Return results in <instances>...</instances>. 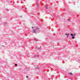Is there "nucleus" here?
I'll return each mask as SVG.
<instances>
[{
    "label": "nucleus",
    "instance_id": "nucleus-15",
    "mask_svg": "<svg viewBox=\"0 0 80 80\" xmlns=\"http://www.w3.org/2000/svg\"><path fill=\"white\" fill-rule=\"evenodd\" d=\"M37 57H39V55H38V56H37Z\"/></svg>",
    "mask_w": 80,
    "mask_h": 80
},
{
    "label": "nucleus",
    "instance_id": "nucleus-5",
    "mask_svg": "<svg viewBox=\"0 0 80 80\" xmlns=\"http://www.w3.org/2000/svg\"><path fill=\"white\" fill-rule=\"evenodd\" d=\"M34 41H38V40L37 39H36V38H35L34 39Z\"/></svg>",
    "mask_w": 80,
    "mask_h": 80
},
{
    "label": "nucleus",
    "instance_id": "nucleus-7",
    "mask_svg": "<svg viewBox=\"0 0 80 80\" xmlns=\"http://www.w3.org/2000/svg\"><path fill=\"white\" fill-rule=\"evenodd\" d=\"M72 39H74V38H75V37L72 36Z\"/></svg>",
    "mask_w": 80,
    "mask_h": 80
},
{
    "label": "nucleus",
    "instance_id": "nucleus-18",
    "mask_svg": "<svg viewBox=\"0 0 80 80\" xmlns=\"http://www.w3.org/2000/svg\"><path fill=\"white\" fill-rule=\"evenodd\" d=\"M20 17H22V16H20Z\"/></svg>",
    "mask_w": 80,
    "mask_h": 80
},
{
    "label": "nucleus",
    "instance_id": "nucleus-20",
    "mask_svg": "<svg viewBox=\"0 0 80 80\" xmlns=\"http://www.w3.org/2000/svg\"><path fill=\"white\" fill-rule=\"evenodd\" d=\"M29 41V40H28V42Z\"/></svg>",
    "mask_w": 80,
    "mask_h": 80
},
{
    "label": "nucleus",
    "instance_id": "nucleus-9",
    "mask_svg": "<svg viewBox=\"0 0 80 80\" xmlns=\"http://www.w3.org/2000/svg\"><path fill=\"white\" fill-rule=\"evenodd\" d=\"M71 36H73V34H72V33H71Z\"/></svg>",
    "mask_w": 80,
    "mask_h": 80
},
{
    "label": "nucleus",
    "instance_id": "nucleus-1",
    "mask_svg": "<svg viewBox=\"0 0 80 80\" xmlns=\"http://www.w3.org/2000/svg\"><path fill=\"white\" fill-rule=\"evenodd\" d=\"M33 33H37V32H39V28H36L34 29L33 30Z\"/></svg>",
    "mask_w": 80,
    "mask_h": 80
},
{
    "label": "nucleus",
    "instance_id": "nucleus-11",
    "mask_svg": "<svg viewBox=\"0 0 80 80\" xmlns=\"http://www.w3.org/2000/svg\"><path fill=\"white\" fill-rule=\"evenodd\" d=\"M26 78H28V76H26Z\"/></svg>",
    "mask_w": 80,
    "mask_h": 80
},
{
    "label": "nucleus",
    "instance_id": "nucleus-13",
    "mask_svg": "<svg viewBox=\"0 0 80 80\" xmlns=\"http://www.w3.org/2000/svg\"><path fill=\"white\" fill-rule=\"evenodd\" d=\"M34 57H37V56L34 55Z\"/></svg>",
    "mask_w": 80,
    "mask_h": 80
},
{
    "label": "nucleus",
    "instance_id": "nucleus-10",
    "mask_svg": "<svg viewBox=\"0 0 80 80\" xmlns=\"http://www.w3.org/2000/svg\"><path fill=\"white\" fill-rule=\"evenodd\" d=\"M15 66L17 67V64H15Z\"/></svg>",
    "mask_w": 80,
    "mask_h": 80
},
{
    "label": "nucleus",
    "instance_id": "nucleus-8",
    "mask_svg": "<svg viewBox=\"0 0 80 80\" xmlns=\"http://www.w3.org/2000/svg\"><path fill=\"white\" fill-rule=\"evenodd\" d=\"M69 74H70V75H73V74L72 72H71L70 73H69Z\"/></svg>",
    "mask_w": 80,
    "mask_h": 80
},
{
    "label": "nucleus",
    "instance_id": "nucleus-17",
    "mask_svg": "<svg viewBox=\"0 0 80 80\" xmlns=\"http://www.w3.org/2000/svg\"><path fill=\"white\" fill-rule=\"evenodd\" d=\"M39 48V49H40V48Z\"/></svg>",
    "mask_w": 80,
    "mask_h": 80
},
{
    "label": "nucleus",
    "instance_id": "nucleus-14",
    "mask_svg": "<svg viewBox=\"0 0 80 80\" xmlns=\"http://www.w3.org/2000/svg\"><path fill=\"white\" fill-rule=\"evenodd\" d=\"M68 21L69 22H70V19H68Z\"/></svg>",
    "mask_w": 80,
    "mask_h": 80
},
{
    "label": "nucleus",
    "instance_id": "nucleus-19",
    "mask_svg": "<svg viewBox=\"0 0 80 80\" xmlns=\"http://www.w3.org/2000/svg\"><path fill=\"white\" fill-rule=\"evenodd\" d=\"M7 11H8V9L7 10Z\"/></svg>",
    "mask_w": 80,
    "mask_h": 80
},
{
    "label": "nucleus",
    "instance_id": "nucleus-4",
    "mask_svg": "<svg viewBox=\"0 0 80 80\" xmlns=\"http://www.w3.org/2000/svg\"><path fill=\"white\" fill-rule=\"evenodd\" d=\"M35 68H36V69H38H38H39V68H39L38 67H37Z\"/></svg>",
    "mask_w": 80,
    "mask_h": 80
},
{
    "label": "nucleus",
    "instance_id": "nucleus-3",
    "mask_svg": "<svg viewBox=\"0 0 80 80\" xmlns=\"http://www.w3.org/2000/svg\"><path fill=\"white\" fill-rule=\"evenodd\" d=\"M44 8H45L46 9H47V5H45V6H44Z\"/></svg>",
    "mask_w": 80,
    "mask_h": 80
},
{
    "label": "nucleus",
    "instance_id": "nucleus-2",
    "mask_svg": "<svg viewBox=\"0 0 80 80\" xmlns=\"http://www.w3.org/2000/svg\"><path fill=\"white\" fill-rule=\"evenodd\" d=\"M65 35H67V37H68V36H69V34L68 33H66Z\"/></svg>",
    "mask_w": 80,
    "mask_h": 80
},
{
    "label": "nucleus",
    "instance_id": "nucleus-12",
    "mask_svg": "<svg viewBox=\"0 0 80 80\" xmlns=\"http://www.w3.org/2000/svg\"><path fill=\"white\" fill-rule=\"evenodd\" d=\"M75 35H76L75 34H73V36H74V37H75Z\"/></svg>",
    "mask_w": 80,
    "mask_h": 80
},
{
    "label": "nucleus",
    "instance_id": "nucleus-16",
    "mask_svg": "<svg viewBox=\"0 0 80 80\" xmlns=\"http://www.w3.org/2000/svg\"><path fill=\"white\" fill-rule=\"evenodd\" d=\"M34 28L33 27H32V29H33Z\"/></svg>",
    "mask_w": 80,
    "mask_h": 80
},
{
    "label": "nucleus",
    "instance_id": "nucleus-6",
    "mask_svg": "<svg viewBox=\"0 0 80 80\" xmlns=\"http://www.w3.org/2000/svg\"><path fill=\"white\" fill-rule=\"evenodd\" d=\"M4 25H7V22H4Z\"/></svg>",
    "mask_w": 80,
    "mask_h": 80
}]
</instances>
